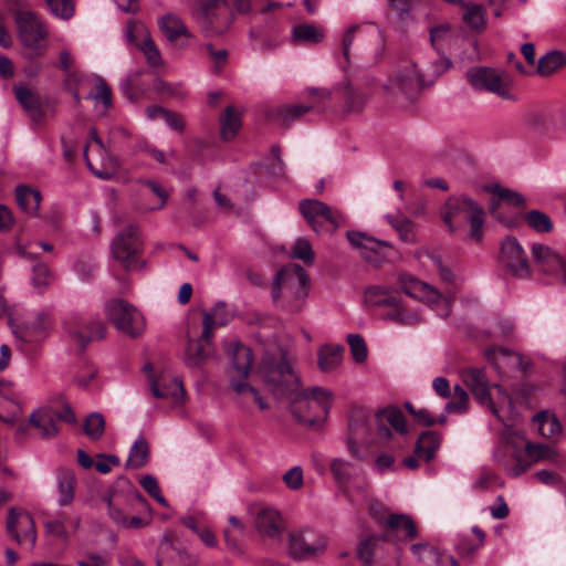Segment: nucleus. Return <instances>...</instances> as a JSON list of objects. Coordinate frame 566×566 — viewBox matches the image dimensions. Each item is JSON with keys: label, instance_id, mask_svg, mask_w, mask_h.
<instances>
[{"label": "nucleus", "instance_id": "obj_1", "mask_svg": "<svg viewBox=\"0 0 566 566\" xmlns=\"http://www.w3.org/2000/svg\"><path fill=\"white\" fill-rule=\"evenodd\" d=\"M264 386L277 399H286L298 422L310 426L323 422L333 405V394L323 387L300 389L298 377L285 359L264 360L259 369Z\"/></svg>", "mask_w": 566, "mask_h": 566}, {"label": "nucleus", "instance_id": "obj_2", "mask_svg": "<svg viewBox=\"0 0 566 566\" xmlns=\"http://www.w3.org/2000/svg\"><path fill=\"white\" fill-rule=\"evenodd\" d=\"M390 428L401 434L408 432L405 416L396 407L384 408L373 417L363 410L354 411L349 418L346 439L349 455L361 461L364 453L360 446L369 447L379 440H388L391 437Z\"/></svg>", "mask_w": 566, "mask_h": 566}, {"label": "nucleus", "instance_id": "obj_3", "mask_svg": "<svg viewBox=\"0 0 566 566\" xmlns=\"http://www.w3.org/2000/svg\"><path fill=\"white\" fill-rule=\"evenodd\" d=\"M451 65L452 62L444 55L431 62L426 72H420L417 64L408 63L394 72L384 88L394 98L410 101L420 90L432 85Z\"/></svg>", "mask_w": 566, "mask_h": 566}, {"label": "nucleus", "instance_id": "obj_4", "mask_svg": "<svg viewBox=\"0 0 566 566\" xmlns=\"http://www.w3.org/2000/svg\"><path fill=\"white\" fill-rule=\"evenodd\" d=\"M310 279L300 264L284 266L275 276L272 298L276 306L289 313L300 312L308 294Z\"/></svg>", "mask_w": 566, "mask_h": 566}, {"label": "nucleus", "instance_id": "obj_5", "mask_svg": "<svg viewBox=\"0 0 566 566\" xmlns=\"http://www.w3.org/2000/svg\"><path fill=\"white\" fill-rule=\"evenodd\" d=\"M547 451L545 446L524 443L520 436L511 433L504 443L494 449L493 459L509 476L517 478L535 461L546 458Z\"/></svg>", "mask_w": 566, "mask_h": 566}, {"label": "nucleus", "instance_id": "obj_6", "mask_svg": "<svg viewBox=\"0 0 566 566\" xmlns=\"http://www.w3.org/2000/svg\"><path fill=\"white\" fill-rule=\"evenodd\" d=\"M441 217L451 232L460 229L465 221L471 228L468 238L476 242L482 240L485 211L468 196L450 197L441 210Z\"/></svg>", "mask_w": 566, "mask_h": 566}, {"label": "nucleus", "instance_id": "obj_7", "mask_svg": "<svg viewBox=\"0 0 566 566\" xmlns=\"http://www.w3.org/2000/svg\"><path fill=\"white\" fill-rule=\"evenodd\" d=\"M228 353L232 357L229 377L233 390L241 397L243 402H254L262 410L269 408L259 390L247 382L252 365L251 349L240 343H234L228 349Z\"/></svg>", "mask_w": 566, "mask_h": 566}, {"label": "nucleus", "instance_id": "obj_8", "mask_svg": "<svg viewBox=\"0 0 566 566\" xmlns=\"http://www.w3.org/2000/svg\"><path fill=\"white\" fill-rule=\"evenodd\" d=\"M365 302L371 306H387L390 311L386 318L401 325H417L421 322V316L417 311L407 308L402 304L401 297L391 293L386 286L373 285L365 291Z\"/></svg>", "mask_w": 566, "mask_h": 566}, {"label": "nucleus", "instance_id": "obj_9", "mask_svg": "<svg viewBox=\"0 0 566 566\" xmlns=\"http://www.w3.org/2000/svg\"><path fill=\"white\" fill-rule=\"evenodd\" d=\"M467 81L476 91H485L505 101H515L512 93L513 78L511 75L499 69L488 66L471 67L465 73Z\"/></svg>", "mask_w": 566, "mask_h": 566}, {"label": "nucleus", "instance_id": "obj_10", "mask_svg": "<svg viewBox=\"0 0 566 566\" xmlns=\"http://www.w3.org/2000/svg\"><path fill=\"white\" fill-rule=\"evenodd\" d=\"M142 248L139 227L136 224L126 226L114 237L111 244L113 256L127 271H139L145 266V262L140 260Z\"/></svg>", "mask_w": 566, "mask_h": 566}, {"label": "nucleus", "instance_id": "obj_11", "mask_svg": "<svg viewBox=\"0 0 566 566\" xmlns=\"http://www.w3.org/2000/svg\"><path fill=\"white\" fill-rule=\"evenodd\" d=\"M198 22L207 36L222 35L231 27L234 14L228 0H197Z\"/></svg>", "mask_w": 566, "mask_h": 566}, {"label": "nucleus", "instance_id": "obj_12", "mask_svg": "<svg viewBox=\"0 0 566 566\" xmlns=\"http://www.w3.org/2000/svg\"><path fill=\"white\" fill-rule=\"evenodd\" d=\"M398 282L403 293L427 304L439 317L446 318L451 312V298L441 294L434 286L417 277L401 273Z\"/></svg>", "mask_w": 566, "mask_h": 566}, {"label": "nucleus", "instance_id": "obj_13", "mask_svg": "<svg viewBox=\"0 0 566 566\" xmlns=\"http://www.w3.org/2000/svg\"><path fill=\"white\" fill-rule=\"evenodd\" d=\"M14 21L22 45L41 55L45 49L44 40L49 34L45 22L39 14L29 10H17Z\"/></svg>", "mask_w": 566, "mask_h": 566}, {"label": "nucleus", "instance_id": "obj_14", "mask_svg": "<svg viewBox=\"0 0 566 566\" xmlns=\"http://www.w3.org/2000/svg\"><path fill=\"white\" fill-rule=\"evenodd\" d=\"M105 313L108 321L120 333L133 338L140 336L146 328L143 314L126 301L113 300L107 302Z\"/></svg>", "mask_w": 566, "mask_h": 566}, {"label": "nucleus", "instance_id": "obj_15", "mask_svg": "<svg viewBox=\"0 0 566 566\" xmlns=\"http://www.w3.org/2000/svg\"><path fill=\"white\" fill-rule=\"evenodd\" d=\"M326 545L325 536L310 527L293 530L287 536V552L294 559H306L322 554Z\"/></svg>", "mask_w": 566, "mask_h": 566}, {"label": "nucleus", "instance_id": "obj_16", "mask_svg": "<svg viewBox=\"0 0 566 566\" xmlns=\"http://www.w3.org/2000/svg\"><path fill=\"white\" fill-rule=\"evenodd\" d=\"M298 209L316 233L324 230L334 232L343 221V216L339 212L316 199L302 200Z\"/></svg>", "mask_w": 566, "mask_h": 566}, {"label": "nucleus", "instance_id": "obj_17", "mask_svg": "<svg viewBox=\"0 0 566 566\" xmlns=\"http://www.w3.org/2000/svg\"><path fill=\"white\" fill-rule=\"evenodd\" d=\"M499 262L511 275L517 279H526L531 275L527 255L522 244L514 237H507L502 241Z\"/></svg>", "mask_w": 566, "mask_h": 566}, {"label": "nucleus", "instance_id": "obj_18", "mask_svg": "<svg viewBox=\"0 0 566 566\" xmlns=\"http://www.w3.org/2000/svg\"><path fill=\"white\" fill-rule=\"evenodd\" d=\"M7 532L19 545L32 549L36 543V531L32 515L24 510L11 507L7 516Z\"/></svg>", "mask_w": 566, "mask_h": 566}, {"label": "nucleus", "instance_id": "obj_19", "mask_svg": "<svg viewBox=\"0 0 566 566\" xmlns=\"http://www.w3.org/2000/svg\"><path fill=\"white\" fill-rule=\"evenodd\" d=\"M124 35L129 44H134L143 52L149 66L156 67L163 64L160 52L144 23L130 20L125 28Z\"/></svg>", "mask_w": 566, "mask_h": 566}, {"label": "nucleus", "instance_id": "obj_20", "mask_svg": "<svg viewBox=\"0 0 566 566\" xmlns=\"http://www.w3.org/2000/svg\"><path fill=\"white\" fill-rule=\"evenodd\" d=\"M303 96L312 102L279 107L275 111L274 118L281 122L282 125L289 126L303 114L324 106L325 102L331 97V93L325 88H307L303 92Z\"/></svg>", "mask_w": 566, "mask_h": 566}, {"label": "nucleus", "instance_id": "obj_21", "mask_svg": "<svg viewBox=\"0 0 566 566\" xmlns=\"http://www.w3.org/2000/svg\"><path fill=\"white\" fill-rule=\"evenodd\" d=\"M202 324L201 338L189 340L185 352V361L189 367H199L210 355V337L216 325L213 315L205 313Z\"/></svg>", "mask_w": 566, "mask_h": 566}, {"label": "nucleus", "instance_id": "obj_22", "mask_svg": "<svg viewBox=\"0 0 566 566\" xmlns=\"http://www.w3.org/2000/svg\"><path fill=\"white\" fill-rule=\"evenodd\" d=\"M346 237L354 248L360 250L361 256L367 262L378 264L388 258L387 251L391 248L389 243L358 231H348Z\"/></svg>", "mask_w": 566, "mask_h": 566}, {"label": "nucleus", "instance_id": "obj_23", "mask_svg": "<svg viewBox=\"0 0 566 566\" xmlns=\"http://www.w3.org/2000/svg\"><path fill=\"white\" fill-rule=\"evenodd\" d=\"M70 336L82 347L92 340L105 337V326L98 319H86L80 316L73 317L66 323Z\"/></svg>", "mask_w": 566, "mask_h": 566}, {"label": "nucleus", "instance_id": "obj_24", "mask_svg": "<svg viewBox=\"0 0 566 566\" xmlns=\"http://www.w3.org/2000/svg\"><path fill=\"white\" fill-rule=\"evenodd\" d=\"M51 325V312L49 310H42L25 319L13 333L17 338L25 343H33L43 338Z\"/></svg>", "mask_w": 566, "mask_h": 566}, {"label": "nucleus", "instance_id": "obj_25", "mask_svg": "<svg viewBox=\"0 0 566 566\" xmlns=\"http://www.w3.org/2000/svg\"><path fill=\"white\" fill-rule=\"evenodd\" d=\"M460 376L481 406L482 403L491 405L492 385L488 380L484 368L467 367L461 370Z\"/></svg>", "mask_w": 566, "mask_h": 566}, {"label": "nucleus", "instance_id": "obj_26", "mask_svg": "<svg viewBox=\"0 0 566 566\" xmlns=\"http://www.w3.org/2000/svg\"><path fill=\"white\" fill-rule=\"evenodd\" d=\"M492 389L495 390V397L491 394V405L482 403V406L486 407L505 427H512L516 417L512 397L497 384H493Z\"/></svg>", "mask_w": 566, "mask_h": 566}, {"label": "nucleus", "instance_id": "obj_27", "mask_svg": "<svg viewBox=\"0 0 566 566\" xmlns=\"http://www.w3.org/2000/svg\"><path fill=\"white\" fill-rule=\"evenodd\" d=\"M370 512L373 516L379 522L385 520V528L391 534H394L398 542H407L417 537V526L409 515L390 514L387 518H385L384 515L374 512L373 506H370Z\"/></svg>", "mask_w": 566, "mask_h": 566}, {"label": "nucleus", "instance_id": "obj_28", "mask_svg": "<svg viewBox=\"0 0 566 566\" xmlns=\"http://www.w3.org/2000/svg\"><path fill=\"white\" fill-rule=\"evenodd\" d=\"M254 527L263 537L275 538L281 535L284 523L281 513L272 506H261L254 513Z\"/></svg>", "mask_w": 566, "mask_h": 566}, {"label": "nucleus", "instance_id": "obj_29", "mask_svg": "<svg viewBox=\"0 0 566 566\" xmlns=\"http://www.w3.org/2000/svg\"><path fill=\"white\" fill-rule=\"evenodd\" d=\"M69 524H72L73 530L76 531L81 525V516H75L73 520L65 510H60L54 516H46L43 522L44 533L56 541L67 542L70 532Z\"/></svg>", "mask_w": 566, "mask_h": 566}, {"label": "nucleus", "instance_id": "obj_30", "mask_svg": "<svg viewBox=\"0 0 566 566\" xmlns=\"http://www.w3.org/2000/svg\"><path fill=\"white\" fill-rule=\"evenodd\" d=\"M532 255L545 273L562 274L566 280V260L549 247L534 243L532 245Z\"/></svg>", "mask_w": 566, "mask_h": 566}, {"label": "nucleus", "instance_id": "obj_31", "mask_svg": "<svg viewBox=\"0 0 566 566\" xmlns=\"http://www.w3.org/2000/svg\"><path fill=\"white\" fill-rule=\"evenodd\" d=\"M56 503L61 509H69L76 496L77 479L74 471L59 469L55 473Z\"/></svg>", "mask_w": 566, "mask_h": 566}, {"label": "nucleus", "instance_id": "obj_32", "mask_svg": "<svg viewBox=\"0 0 566 566\" xmlns=\"http://www.w3.org/2000/svg\"><path fill=\"white\" fill-rule=\"evenodd\" d=\"M485 190L491 192L494 197L490 200L489 211L490 213L499 219L503 220V217L500 212V207L502 203H506L509 206L521 207L524 205V197L513 191L509 188L502 187L501 185H491L485 187Z\"/></svg>", "mask_w": 566, "mask_h": 566}, {"label": "nucleus", "instance_id": "obj_33", "mask_svg": "<svg viewBox=\"0 0 566 566\" xmlns=\"http://www.w3.org/2000/svg\"><path fill=\"white\" fill-rule=\"evenodd\" d=\"M150 389L156 398L169 400L174 405L182 403L185 400V388L178 378L151 379Z\"/></svg>", "mask_w": 566, "mask_h": 566}, {"label": "nucleus", "instance_id": "obj_34", "mask_svg": "<svg viewBox=\"0 0 566 566\" xmlns=\"http://www.w3.org/2000/svg\"><path fill=\"white\" fill-rule=\"evenodd\" d=\"M325 28L315 23H300L292 28L291 42L294 45H315L324 41Z\"/></svg>", "mask_w": 566, "mask_h": 566}, {"label": "nucleus", "instance_id": "obj_35", "mask_svg": "<svg viewBox=\"0 0 566 566\" xmlns=\"http://www.w3.org/2000/svg\"><path fill=\"white\" fill-rule=\"evenodd\" d=\"M441 439V434L436 431H423L419 436L415 447L417 458L423 459L427 462L431 461L440 448Z\"/></svg>", "mask_w": 566, "mask_h": 566}, {"label": "nucleus", "instance_id": "obj_36", "mask_svg": "<svg viewBox=\"0 0 566 566\" xmlns=\"http://www.w3.org/2000/svg\"><path fill=\"white\" fill-rule=\"evenodd\" d=\"M14 95L20 105L33 119H40L42 117L41 101L36 92L24 85H20L14 87Z\"/></svg>", "mask_w": 566, "mask_h": 566}, {"label": "nucleus", "instance_id": "obj_37", "mask_svg": "<svg viewBox=\"0 0 566 566\" xmlns=\"http://www.w3.org/2000/svg\"><path fill=\"white\" fill-rule=\"evenodd\" d=\"M15 198L18 206L29 216H35L41 203V193L36 189L25 185H19L15 188Z\"/></svg>", "mask_w": 566, "mask_h": 566}, {"label": "nucleus", "instance_id": "obj_38", "mask_svg": "<svg viewBox=\"0 0 566 566\" xmlns=\"http://www.w3.org/2000/svg\"><path fill=\"white\" fill-rule=\"evenodd\" d=\"M30 422L41 430L43 437H52L59 432L54 408L44 407L30 416Z\"/></svg>", "mask_w": 566, "mask_h": 566}, {"label": "nucleus", "instance_id": "obj_39", "mask_svg": "<svg viewBox=\"0 0 566 566\" xmlns=\"http://www.w3.org/2000/svg\"><path fill=\"white\" fill-rule=\"evenodd\" d=\"M344 347L340 345H324L318 348L317 364L323 373L337 368L343 360Z\"/></svg>", "mask_w": 566, "mask_h": 566}, {"label": "nucleus", "instance_id": "obj_40", "mask_svg": "<svg viewBox=\"0 0 566 566\" xmlns=\"http://www.w3.org/2000/svg\"><path fill=\"white\" fill-rule=\"evenodd\" d=\"M241 128V116L234 107L229 106L220 117V136L222 140H232Z\"/></svg>", "mask_w": 566, "mask_h": 566}, {"label": "nucleus", "instance_id": "obj_41", "mask_svg": "<svg viewBox=\"0 0 566 566\" xmlns=\"http://www.w3.org/2000/svg\"><path fill=\"white\" fill-rule=\"evenodd\" d=\"M149 461V446L145 438L139 437L132 446L126 460V469H140Z\"/></svg>", "mask_w": 566, "mask_h": 566}, {"label": "nucleus", "instance_id": "obj_42", "mask_svg": "<svg viewBox=\"0 0 566 566\" xmlns=\"http://www.w3.org/2000/svg\"><path fill=\"white\" fill-rule=\"evenodd\" d=\"M566 65V54L562 51H549L537 62V73L549 76Z\"/></svg>", "mask_w": 566, "mask_h": 566}, {"label": "nucleus", "instance_id": "obj_43", "mask_svg": "<svg viewBox=\"0 0 566 566\" xmlns=\"http://www.w3.org/2000/svg\"><path fill=\"white\" fill-rule=\"evenodd\" d=\"M534 422L541 436L545 438H556L562 432V424L554 413L542 411L534 416Z\"/></svg>", "mask_w": 566, "mask_h": 566}, {"label": "nucleus", "instance_id": "obj_44", "mask_svg": "<svg viewBox=\"0 0 566 566\" xmlns=\"http://www.w3.org/2000/svg\"><path fill=\"white\" fill-rule=\"evenodd\" d=\"M159 28L170 42L176 41L180 35H189L182 20L174 13L164 15L159 20Z\"/></svg>", "mask_w": 566, "mask_h": 566}, {"label": "nucleus", "instance_id": "obj_45", "mask_svg": "<svg viewBox=\"0 0 566 566\" xmlns=\"http://www.w3.org/2000/svg\"><path fill=\"white\" fill-rule=\"evenodd\" d=\"M463 21L473 30L481 31L486 25V13L481 4L465 2L463 4Z\"/></svg>", "mask_w": 566, "mask_h": 566}, {"label": "nucleus", "instance_id": "obj_46", "mask_svg": "<svg viewBox=\"0 0 566 566\" xmlns=\"http://www.w3.org/2000/svg\"><path fill=\"white\" fill-rule=\"evenodd\" d=\"M331 471L348 496H352V491L347 484L354 478V465L344 459L337 458L331 462Z\"/></svg>", "mask_w": 566, "mask_h": 566}, {"label": "nucleus", "instance_id": "obj_47", "mask_svg": "<svg viewBox=\"0 0 566 566\" xmlns=\"http://www.w3.org/2000/svg\"><path fill=\"white\" fill-rule=\"evenodd\" d=\"M527 226L538 233H549L553 231V221L548 214L539 210H531L525 214Z\"/></svg>", "mask_w": 566, "mask_h": 566}, {"label": "nucleus", "instance_id": "obj_48", "mask_svg": "<svg viewBox=\"0 0 566 566\" xmlns=\"http://www.w3.org/2000/svg\"><path fill=\"white\" fill-rule=\"evenodd\" d=\"M410 551L416 556L417 560L422 564H434L440 563V554L437 547L429 543H416L410 546Z\"/></svg>", "mask_w": 566, "mask_h": 566}, {"label": "nucleus", "instance_id": "obj_49", "mask_svg": "<svg viewBox=\"0 0 566 566\" xmlns=\"http://www.w3.org/2000/svg\"><path fill=\"white\" fill-rule=\"evenodd\" d=\"M389 223L398 232L401 241L406 243L413 242L416 240L415 226L407 218H396L392 216L387 217Z\"/></svg>", "mask_w": 566, "mask_h": 566}, {"label": "nucleus", "instance_id": "obj_50", "mask_svg": "<svg viewBox=\"0 0 566 566\" xmlns=\"http://www.w3.org/2000/svg\"><path fill=\"white\" fill-rule=\"evenodd\" d=\"M203 49L212 63V73L220 74L224 65L228 63V50L223 48L218 49L212 43L205 44Z\"/></svg>", "mask_w": 566, "mask_h": 566}, {"label": "nucleus", "instance_id": "obj_51", "mask_svg": "<svg viewBox=\"0 0 566 566\" xmlns=\"http://www.w3.org/2000/svg\"><path fill=\"white\" fill-rule=\"evenodd\" d=\"M105 420L98 412H93L85 419L84 431L92 439L97 440L104 433Z\"/></svg>", "mask_w": 566, "mask_h": 566}, {"label": "nucleus", "instance_id": "obj_52", "mask_svg": "<svg viewBox=\"0 0 566 566\" xmlns=\"http://www.w3.org/2000/svg\"><path fill=\"white\" fill-rule=\"evenodd\" d=\"M50 12L56 18L69 20L74 14L73 0H44Z\"/></svg>", "mask_w": 566, "mask_h": 566}, {"label": "nucleus", "instance_id": "obj_53", "mask_svg": "<svg viewBox=\"0 0 566 566\" xmlns=\"http://www.w3.org/2000/svg\"><path fill=\"white\" fill-rule=\"evenodd\" d=\"M53 281V275L49 266L44 263H38L33 266L32 284L42 293Z\"/></svg>", "mask_w": 566, "mask_h": 566}, {"label": "nucleus", "instance_id": "obj_54", "mask_svg": "<svg viewBox=\"0 0 566 566\" xmlns=\"http://www.w3.org/2000/svg\"><path fill=\"white\" fill-rule=\"evenodd\" d=\"M293 259L301 260L305 265L314 263V251L311 243L305 239H298L291 252Z\"/></svg>", "mask_w": 566, "mask_h": 566}, {"label": "nucleus", "instance_id": "obj_55", "mask_svg": "<svg viewBox=\"0 0 566 566\" xmlns=\"http://www.w3.org/2000/svg\"><path fill=\"white\" fill-rule=\"evenodd\" d=\"M347 342L354 360L364 363L367 358V346L364 338L358 334H349Z\"/></svg>", "mask_w": 566, "mask_h": 566}, {"label": "nucleus", "instance_id": "obj_56", "mask_svg": "<svg viewBox=\"0 0 566 566\" xmlns=\"http://www.w3.org/2000/svg\"><path fill=\"white\" fill-rule=\"evenodd\" d=\"M20 413V407L13 400L0 396V420L7 423H14Z\"/></svg>", "mask_w": 566, "mask_h": 566}, {"label": "nucleus", "instance_id": "obj_57", "mask_svg": "<svg viewBox=\"0 0 566 566\" xmlns=\"http://www.w3.org/2000/svg\"><path fill=\"white\" fill-rule=\"evenodd\" d=\"M360 27L361 24H353L342 35L340 48L345 66L350 64V49L355 41V34Z\"/></svg>", "mask_w": 566, "mask_h": 566}, {"label": "nucleus", "instance_id": "obj_58", "mask_svg": "<svg viewBox=\"0 0 566 566\" xmlns=\"http://www.w3.org/2000/svg\"><path fill=\"white\" fill-rule=\"evenodd\" d=\"M451 35V27L449 23H442L430 29V42L434 50L441 52V43L447 41Z\"/></svg>", "mask_w": 566, "mask_h": 566}, {"label": "nucleus", "instance_id": "obj_59", "mask_svg": "<svg viewBox=\"0 0 566 566\" xmlns=\"http://www.w3.org/2000/svg\"><path fill=\"white\" fill-rule=\"evenodd\" d=\"M143 489L154 497L160 505L168 506L166 499L161 495L158 482L153 475H145L140 479Z\"/></svg>", "mask_w": 566, "mask_h": 566}, {"label": "nucleus", "instance_id": "obj_60", "mask_svg": "<svg viewBox=\"0 0 566 566\" xmlns=\"http://www.w3.org/2000/svg\"><path fill=\"white\" fill-rule=\"evenodd\" d=\"M344 94L346 101V108L348 112H358L364 107L366 103V97L356 90H354L352 86H346Z\"/></svg>", "mask_w": 566, "mask_h": 566}, {"label": "nucleus", "instance_id": "obj_61", "mask_svg": "<svg viewBox=\"0 0 566 566\" xmlns=\"http://www.w3.org/2000/svg\"><path fill=\"white\" fill-rule=\"evenodd\" d=\"M283 482L290 490H300L303 486V470L301 467L295 465L287 470L283 476Z\"/></svg>", "mask_w": 566, "mask_h": 566}, {"label": "nucleus", "instance_id": "obj_62", "mask_svg": "<svg viewBox=\"0 0 566 566\" xmlns=\"http://www.w3.org/2000/svg\"><path fill=\"white\" fill-rule=\"evenodd\" d=\"M96 93L90 95L95 102H101L106 108L112 105V93L109 86L102 78L96 83Z\"/></svg>", "mask_w": 566, "mask_h": 566}, {"label": "nucleus", "instance_id": "obj_63", "mask_svg": "<svg viewBox=\"0 0 566 566\" xmlns=\"http://www.w3.org/2000/svg\"><path fill=\"white\" fill-rule=\"evenodd\" d=\"M377 545V541L374 538H367L363 541L357 549L358 557L367 565H370L374 560V553Z\"/></svg>", "mask_w": 566, "mask_h": 566}, {"label": "nucleus", "instance_id": "obj_64", "mask_svg": "<svg viewBox=\"0 0 566 566\" xmlns=\"http://www.w3.org/2000/svg\"><path fill=\"white\" fill-rule=\"evenodd\" d=\"M108 558L97 553L83 554L77 560V566H106Z\"/></svg>", "mask_w": 566, "mask_h": 566}]
</instances>
